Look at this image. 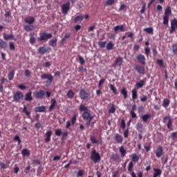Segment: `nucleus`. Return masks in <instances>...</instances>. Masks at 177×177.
<instances>
[{
	"label": "nucleus",
	"instance_id": "1",
	"mask_svg": "<svg viewBox=\"0 0 177 177\" xmlns=\"http://www.w3.org/2000/svg\"><path fill=\"white\" fill-rule=\"evenodd\" d=\"M90 159L91 160V161H93V162H94V164H96L99 162L100 160H102V158L100 157V153H99V152H97L96 149H93L91 151Z\"/></svg>",
	"mask_w": 177,
	"mask_h": 177
},
{
	"label": "nucleus",
	"instance_id": "2",
	"mask_svg": "<svg viewBox=\"0 0 177 177\" xmlns=\"http://www.w3.org/2000/svg\"><path fill=\"white\" fill-rule=\"evenodd\" d=\"M171 13H172V11L171 10V7H167L165 10V15L163 16V22L162 24L164 26L168 25V23H169V16H171Z\"/></svg>",
	"mask_w": 177,
	"mask_h": 177
},
{
	"label": "nucleus",
	"instance_id": "3",
	"mask_svg": "<svg viewBox=\"0 0 177 177\" xmlns=\"http://www.w3.org/2000/svg\"><path fill=\"white\" fill-rule=\"evenodd\" d=\"M53 35L51 33H46L45 32L40 34V36L37 38V41L41 42V41H48V39H50Z\"/></svg>",
	"mask_w": 177,
	"mask_h": 177
},
{
	"label": "nucleus",
	"instance_id": "4",
	"mask_svg": "<svg viewBox=\"0 0 177 177\" xmlns=\"http://www.w3.org/2000/svg\"><path fill=\"white\" fill-rule=\"evenodd\" d=\"M172 118H171V116H165L163 118L162 123L163 124H167V129H171L172 127Z\"/></svg>",
	"mask_w": 177,
	"mask_h": 177
},
{
	"label": "nucleus",
	"instance_id": "5",
	"mask_svg": "<svg viewBox=\"0 0 177 177\" xmlns=\"http://www.w3.org/2000/svg\"><path fill=\"white\" fill-rule=\"evenodd\" d=\"M176 28H177V19H174L171 21V28L169 30V33L174 34V32H175V31H176Z\"/></svg>",
	"mask_w": 177,
	"mask_h": 177
},
{
	"label": "nucleus",
	"instance_id": "6",
	"mask_svg": "<svg viewBox=\"0 0 177 177\" xmlns=\"http://www.w3.org/2000/svg\"><path fill=\"white\" fill-rule=\"evenodd\" d=\"M61 8H62V10H61L62 13L63 15H67V13L68 12V10H70V2L64 3Z\"/></svg>",
	"mask_w": 177,
	"mask_h": 177
},
{
	"label": "nucleus",
	"instance_id": "7",
	"mask_svg": "<svg viewBox=\"0 0 177 177\" xmlns=\"http://www.w3.org/2000/svg\"><path fill=\"white\" fill-rule=\"evenodd\" d=\"M23 97H24V95H23V93L21 91H17L14 93L13 98L15 102H19L21 99H23Z\"/></svg>",
	"mask_w": 177,
	"mask_h": 177
},
{
	"label": "nucleus",
	"instance_id": "8",
	"mask_svg": "<svg viewBox=\"0 0 177 177\" xmlns=\"http://www.w3.org/2000/svg\"><path fill=\"white\" fill-rule=\"evenodd\" d=\"M80 97L82 100H86L87 99H89V93H86V91H85V90L82 89L80 91Z\"/></svg>",
	"mask_w": 177,
	"mask_h": 177
},
{
	"label": "nucleus",
	"instance_id": "9",
	"mask_svg": "<svg viewBox=\"0 0 177 177\" xmlns=\"http://www.w3.org/2000/svg\"><path fill=\"white\" fill-rule=\"evenodd\" d=\"M136 59L140 64H142V66H146V57H145V55L140 54L137 55Z\"/></svg>",
	"mask_w": 177,
	"mask_h": 177
},
{
	"label": "nucleus",
	"instance_id": "10",
	"mask_svg": "<svg viewBox=\"0 0 177 177\" xmlns=\"http://www.w3.org/2000/svg\"><path fill=\"white\" fill-rule=\"evenodd\" d=\"M41 80H48L50 84L52 83V81H53V76L52 74L43 73L41 75Z\"/></svg>",
	"mask_w": 177,
	"mask_h": 177
},
{
	"label": "nucleus",
	"instance_id": "11",
	"mask_svg": "<svg viewBox=\"0 0 177 177\" xmlns=\"http://www.w3.org/2000/svg\"><path fill=\"white\" fill-rule=\"evenodd\" d=\"M135 70L137 71L138 74H145V73L146 72L145 65H137L135 67Z\"/></svg>",
	"mask_w": 177,
	"mask_h": 177
},
{
	"label": "nucleus",
	"instance_id": "12",
	"mask_svg": "<svg viewBox=\"0 0 177 177\" xmlns=\"http://www.w3.org/2000/svg\"><path fill=\"white\" fill-rule=\"evenodd\" d=\"M36 99H42L45 96V91L44 90H39L34 93Z\"/></svg>",
	"mask_w": 177,
	"mask_h": 177
},
{
	"label": "nucleus",
	"instance_id": "13",
	"mask_svg": "<svg viewBox=\"0 0 177 177\" xmlns=\"http://www.w3.org/2000/svg\"><path fill=\"white\" fill-rule=\"evenodd\" d=\"M124 62V59L122 57H118L114 64H113V67H117V66H119V67H121L122 66V63Z\"/></svg>",
	"mask_w": 177,
	"mask_h": 177
},
{
	"label": "nucleus",
	"instance_id": "14",
	"mask_svg": "<svg viewBox=\"0 0 177 177\" xmlns=\"http://www.w3.org/2000/svg\"><path fill=\"white\" fill-rule=\"evenodd\" d=\"M113 30L115 32H117L118 31H121V32H124V31H127V29H125V25L122 24L120 26H116L113 28Z\"/></svg>",
	"mask_w": 177,
	"mask_h": 177
},
{
	"label": "nucleus",
	"instance_id": "15",
	"mask_svg": "<svg viewBox=\"0 0 177 177\" xmlns=\"http://www.w3.org/2000/svg\"><path fill=\"white\" fill-rule=\"evenodd\" d=\"M163 154H164V149H162V147L158 146L156 151V157H158V158H160V157H161V156H162Z\"/></svg>",
	"mask_w": 177,
	"mask_h": 177
},
{
	"label": "nucleus",
	"instance_id": "16",
	"mask_svg": "<svg viewBox=\"0 0 177 177\" xmlns=\"http://www.w3.org/2000/svg\"><path fill=\"white\" fill-rule=\"evenodd\" d=\"M34 111H35V113H45L46 111V106H36L34 109Z\"/></svg>",
	"mask_w": 177,
	"mask_h": 177
},
{
	"label": "nucleus",
	"instance_id": "17",
	"mask_svg": "<svg viewBox=\"0 0 177 177\" xmlns=\"http://www.w3.org/2000/svg\"><path fill=\"white\" fill-rule=\"evenodd\" d=\"M24 100L26 102H31L32 100V92L28 91L25 95Z\"/></svg>",
	"mask_w": 177,
	"mask_h": 177
},
{
	"label": "nucleus",
	"instance_id": "18",
	"mask_svg": "<svg viewBox=\"0 0 177 177\" xmlns=\"http://www.w3.org/2000/svg\"><path fill=\"white\" fill-rule=\"evenodd\" d=\"M146 84V81L144 80H140L139 82L136 83V86L137 89H140V88H143L145 85Z\"/></svg>",
	"mask_w": 177,
	"mask_h": 177
},
{
	"label": "nucleus",
	"instance_id": "19",
	"mask_svg": "<svg viewBox=\"0 0 177 177\" xmlns=\"http://www.w3.org/2000/svg\"><path fill=\"white\" fill-rule=\"evenodd\" d=\"M25 23H27V24H34V21H35V18L34 17H26L24 19Z\"/></svg>",
	"mask_w": 177,
	"mask_h": 177
},
{
	"label": "nucleus",
	"instance_id": "20",
	"mask_svg": "<svg viewBox=\"0 0 177 177\" xmlns=\"http://www.w3.org/2000/svg\"><path fill=\"white\" fill-rule=\"evenodd\" d=\"M45 135H46V138L44 140L46 143H49V142H50V138H52V131L49 130L46 131Z\"/></svg>",
	"mask_w": 177,
	"mask_h": 177
},
{
	"label": "nucleus",
	"instance_id": "21",
	"mask_svg": "<svg viewBox=\"0 0 177 177\" xmlns=\"http://www.w3.org/2000/svg\"><path fill=\"white\" fill-rule=\"evenodd\" d=\"M3 38L5 41H8V39L16 41V39L15 38V35H13V34L7 35L6 33H3Z\"/></svg>",
	"mask_w": 177,
	"mask_h": 177
},
{
	"label": "nucleus",
	"instance_id": "22",
	"mask_svg": "<svg viewBox=\"0 0 177 177\" xmlns=\"http://www.w3.org/2000/svg\"><path fill=\"white\" fill-rule=\"evenodd\" d=\"M153 177H160L161 176V174H162V171L160 169L154 168L153 169Z\"/></svg>",
	"mask_w": 177,
	"mask_h": 177
},
{
	"label": "nucleus",
	"instance_id": "23",
	"mask_svg": "<svg viewBox=\"0 0 177 177\" xmlns=\"http://www.w3.org/2000/svg\"><path fill=\"white\" fill-rule=\"evenodd\" d=\"M57 103V102H56V99L55 98L51 99V104L50 105L48 109L49 111H52V110L55 109V106H56Z\"/></svg>",
	"mask_w": 177,
	"mask_h": 177
},
{
	"label": "nucleus",
	"instance_id": "24",
	"mask_svg": "<svg viewBox=\"0 0 177 177\" xmlns=\"http://www.w3.org/2000/svg\"><path fill=\"white\" fill-rule=\"evenodd\" d=\"M21 154L24 157H30V150L27 149H24L21 151Z\"/></svg>",
	"mask_w": 177,
	"mask_h": 177
},
{
	"label": "nucleus",
	"instance_id": "25",
	"mask_svg": "<svg viewBox=\"0 0 177 177\" xmlns=\"http://www.w3.org/2000/svg\"><path fill=\"white\" fill-rule=\"evenodd\" d=\"M115 140L118 143H122L124 141V139L122 138V136H121L119 134H116L115 136Z\"/></svg>",
	"mask_w": 177,
	"mask_h": 177
},
{
	"label": "nucleus",
	"instance_id": "26",
	"mask_svg": "<svg viewBox=\"0 0 177 177\" xmlns=\"http://www.w3.org/2000/svg\"><path fill=\"white\" fill-rule=\"evenodd\" d=\"M136 128L138 132H142L143 131V124H142V122H138L136 125Z\"/></svg>",
	"mask_w": 177,
	"mask_h": 177
},
{
	"label": "nucleus",
	"instance_id": "27",
	"mask_svg": "<svg viewBox=\"0 0 177 177\" xmlns=\"http://www.w3.org/2000/svg\"><path fill=\"white\" fill-rule=\"evenodd\" d=\"M119 151L120 153L121 157H125V154H127V150L124 148V146H121L120 147Z\"/></svg>",
	"mask_w": 177,
	"mask_h": 177
},
{
	"label": "nucleus",
	"instance_id": "28",
	"mask_svg": "<svg viewBox=\"0 0 177 177\" xmlns=\"http://www.w3.org/2000/svg\"><path fill=\"white\" fill-rule=\"evenodd\" d=\"M82 20H84V15H79L74 18L73 21L74 23H78V21H82Z\"/></svg>",
	"mask_w": 177,
	"mask_h": 177
},
{
	"label": "nucleus",
	"instance_id": "29",
	"mask_svg": "<svg viewBox=\"0 0 177 177\" xmlns=\"http://www.w3.org/2000/svg\"><path fill=\"white\" fill-rule=\"evenodd\" d=\"M169 103H171V101H169V99L165 98V99L163 100V102H162V106L163 107H165V109H167V107H168V106H169Z\"/></svg>",
	"mask_w": 177,
	"mask_h": 177
},
{
	"label": "nucleus",
	"instance_id": "30",
	"mask_svg": "<svg viewBox=\"0 0 177 177\" xmlns=\"http://www.w3.org/2000/svg\"><path fill=\"white\" fill-rule=\"evenodd\" d=\"M22 111L23 113H24V114H26L27 118H30V115H31V112L27 111V106H26V105L24 106Z\"/></svg>",
	"mask_w": 177,
	"mask_h": 177
},
{
	"label": "nucleus",
	"instance_id": "31",
	"mask_svg": "<svg viewBox=\"0 0 177 177\" xmlns=\"http://www.w3.org/2000/svg\"><path fill=\"white\" fill-rule=\"evenodd\" d=\"M131 160L134 162H138V161L140 160V158L136 153H134L131 154Z\"/></svg>",
	"mask_w": 177,
	"mask_h": 177
},
{
	"label": "nucleus",
	"instance_id": "32",
	"mask_svg": "<svg viewBox=\"0 0 177 177\" xmlns=\"http://www.w3.org/2000/svg\"><path fill=\"white\" fill-rule=\"evenodd\" d=\"M35 41H36V39L35 37H34V33H31L30 35V39H29V42L31 45H34V44H35Z\"/></svg>",
	"mask_w": 177,
	"mask_h": 177
},
{
	"label": "nucleus",
	"instance_id": "33",
	"mask_svg": "<svg viewBox=\"0 0 177 177\" xmlns=\"http://www.w3.org/2000/svg\"><path fill=\"white\" fill-rule=\"evenodd\" d=\"M120 93L124 96V99H127V97H128V92L127 91L126 88H122L120 91Z\"/></svg>",
	"mask_w": 177,
	"mask_h": 177
},
{
	"label": "nucleus",
	"instance_id": "34",
	"mask_svg": "<svg viewBox=\"0 0 177 177\" xmlns=\"http://www.w3.org/2000/svg\"><path fill=\"white\" fill-rule=\"evenodd\" d=\"M79 110H80V111H84V113H85L86 111H88V107L86 106H85V104H81L79 106Z\"/></svg>",
	"mask_w": 177,
	"mask_h": 177
},
{
	"label": "nucleus",
	"instance_id": "35",
	"mask_svg": "<svg viewBox=\"0 0 177 177\" xmlns=\"http://www.w3.org/2000/svg\"><path fill=\"white\" fill-rule=\"evenodd\" d=\"M111 160H113V161H120L121 160V158H120V156H118V154H113L111 156Z\"/></svg>",
	"mask_w": 177,
	"mask_h": 177
},
{
	"label": "nucleus",
	"instance_id": "36",
	"mask_svg": "<svg viewBox=\"0 0 177 177\" xmlns=\"http://www.w3.org/2000/svg\"><path fill=\"white\" fill-rule=\"evenodd\" d=\"M106 49L107 50H113V49H114V44H113V41H109L106 44Z\"/></svg>",
	"mask_w": 177,
	"mask_h": 177
},
{
	"label": "nucleus",
	"instance_id": "37",
	"mask_svg": "<svg viewBox=\"0 0 177 177\" xmlns=\"http://www.w3.org/2000/svg\"><path fill=\"white\" fill-rule=\"evenodd\" d=\"M150 117H151L150 114H145L141 117V119L143 121V122H147Z\"/></svg>",
	"mask_w": 177,
	"mask_h": 177
},
{
	"label": "nucleus",
	"instance_id": "38",
	"mask_svg": "<svg viewBox=\"0 0 177 177\" xmlns=\"http://www.w3.org/2000/svg\"><path fill=\"white\" fill-rule=\"evenodd\" d=\"M91 115V113L88 112V111H86V112H84L82 113V118L83 120H89V117Z\"/></svg>",
	"mask_w": 177,
	"mask_h": 177
},
{
	"label": "nucleus",
	"instance_id": "39",
	"mask_svg": "<svg viewBox=\"0 0 177 177\" xmlns=\"http://www.w3.org/2000/svg\"><path fill=\"white\" fill-rule=\"evenodd\" d=\"M38 52L41 55H45L46 52H48V50L45 47L41 46L38 48Z\"/></svg>",
	"mask_w": 177,
	"mask_h": 177
},
{
	"label": "nucleus",
	"instance_id": "40",
	"mask_svg": "<svg viewBox=\"0 0 177 177\" xmlns=\"http://www.w3.org/2000/svg\"><path fill=\"white\" fill-rule=\"evenodd\" d=\"M109 88L111 91L114 93V95H118V92H117V88L114 86L112 84H109Z\"/></svg>",
	"mask_w": 177,
	"mask_h": 177
},
{
	"label": "nucleus",
	"instance_id": "41",
	"mask_svg": "<svg viewBox=\"0 0 177 177\" xmlns=\"http://www.w3.org/2000/svg\"><path fill=\"white\" fill-rule=\"evenodd\" d=\"M57 44V39L55 38L49 41L48 45L53 48L55 46V44Z\"/></svg>",
	"mask_w": 177,
	"mask_h": 177
},
{
	"label": "nucleus",
	"instance_id": "42",
	"mask_svg": "<svg viewBox=\"0 0 177 177\" xmlns=\"http://www.w3.org/2000/svg\"><path fill=\"white\" fill-rule=\"evenodd\" d=\"M0 48H1V49H6V48H8L6 42L3 41L2 39H0Z\"/></svg>",
	"mask_w": 177,
	"mask_h": 177
},
{
	"label": "nucleus",
	"instance_id": "43",
	"mask_svg": "<svg viewBox=\"0 0 177 177\" xmlns=\"http://www.w3.org/2000/svg\"><path fill=\"white\" fill-rule=\"evenodd\" d=\"M173 54L177 56V43L174 44L171 47Z\"/></svg>",
	"mask_w": 177,
	"mask_h": 177
},
{
	"label": "nucleus",
	"instance_id": "44",
	"mask_svg": "<svg viewBox=\"0 0 177 177\" xmlns=\"http://www.w3.org/2000/svg\"><path fill=\"white\" fill-rule=\"evenodd\" d=\"M66 96L68 97V99H73V97H74V92H73V90H68V93H66Z\"/></svg>",
	"mask_w": 177,
	"mask_h": 177
},
{
	"label": "nucleus",
	"instance_id": "45",
	"mask_svg": "<svg viewBox=\"0 0 177 177\" xmlns=\"http://www.w3.org/2000/svg\"><path fill=\"white\" fill-rule=\"evenodd\" d=\"M132 93V99L133 100H135L136 99L138 98V92L136 91V89H133L131 91Z\"/></svg>",
	"mask_w": 177,
	"mask_h": 177
},
{
	"label": "nucleus",
	"instance_id": "46",
	"mask_svg": "<svg viewBox=\"0 0 177 177\" xmlns=\"http://www.w3.org/2000/svg\"><path fill=\"white\" fill-rule=\"evenodd\" d=\"M115 110H116L115 105H114V104H113L112 106L109 110V114H114V113H115Z\"/></svg>",
	"mask_w": 177,
	"mask_h": 177
},
{
	"label": "nucleus",
	"instance_id": "47",
	"mask_svg": "<svg viewBox=\"0 0 177 177\" xmlns=\"http://www.w3.org/2000/svg\"><path fill=\"white\" fill-rule=\"evenodd\" d=\"M144 31H145V32H147V34H153V28L149 27V28H145L144 29Z\"/></svg>",
	"mask_w": 177,
	"mask_h": 177
},
{
	"label": "nucleus",
	"instance_id": "48",
	"mask_svg": "<svg viewBox=\"0 0 177 177\" xmlns=\"http://www.w3.org/2000/svg\"><path fill=\"white\" fill-rule=\"evenodd\" d=\"M24 30H26V31H32L34 30V26L32 25H27L25 26Z\"/></svg>",
	"mask_w": 177,
	"mask_h": 177
},
{
	"label": "nucleus",
	"instance_id": "49",
	"mask_svg": "<svg viewBox=\"0 0 177 177\" xmlns=\"http://www.w3.org/2000/svg\"><path fill=\"white\" fill-rule=\"evenodd\" d=\"M132 169H133V162L131 161V162H129V165H128L129 172H132Z\"/></svg>",
	"mask_w": 177,
	"mask_h": 177
},
{
	"label": "nucleus",
	"instance_id": "50",
	"mask_svg": "<svg viewBox=\"0 0 177 177\" xmlns=\"http://www.w3.org/2000/svg\"><path fill=\"white\" fill-rule=\"evenodd\" d=\"M115 0H107L105 3L104 5L105 6H110L111 5H113Z\"/></svg>",
	"mask_w": 177,
	"mask_h": 177
},
{
	"label": "nucleus",
	"instance_id": "51",
	"mask_svg": "<svg viewBox=\"0 0 177 177\" xmlns=\"http://www.w3.org/2000/svg\"><path fill=\"white\" fill-rule=\"evenodd\" d=\"M156 63L159 67L162 68L164 67V62H162V59H157Z\"/></svg>",
	"mask_w": 177,
	"mask_h": 177
},
{
	"label": "nucleus",
	"instance_id": "52",
	"mask_svg": "<svg viewBox=\"0 0 177 177\" xmlns=\"http://www.w3.org/2000/svg\"><path fill=\"white\" fill-rule=\"evenodd\" d=\"M78 57L80 64L82 66H84V64H85V59H84V57H81V55H79Z\"/></svg>",
	"mask_w": 177,
	"mask_h": 177
},
{
	"label": "nucleus",
	"instance_id": "53",
	"mask_svg": "<svg viewBox=\"0 0 177 177\" xmlns=\"http://www.w3.org/2000/svg\"><path fill=\"white\" fill-rule=\"evenodd\" d=\"M91 139V143H93V145H97L99 142H97V140L96 139H95V137L93 136H91L90 137Z\"/></svg>",
	"mask_w": 177,
	"mask_h": 177
},
{
	"label": "nucleus",
	"instance_id": "54",
	"mask_svg": "<svg viewBox=\"0 0 177 177\" xmlns=\"http://www.w3.org/2000/svg\"><path fill=\"white\" fill-rule=\"evenodd\" d=\"M14 140H16L17 142H18L19 145H21V140L20 139V137L19 136H15Z\"/></svg>",
	"mask_w": 177,
	"mask_h": 177
},
{
	"label": "nucleus",
	"instance_id": "55",
	"mask_svg": "<svg viewBox=\"0 0 177 177\" xmlns=\"http://www.w3.org/2000/svg\"><path fill=\"white\" fill-rule=\"evenodd\" d=\"M76 121H77V115H75L71 118V124H72V125H75Z\"/></svg>",
	"mask_w": 177,
	"mask_h": 177
},
{
	"label": "nucleus",
	"instance_id": "56",
	"mask_svg": "<svg viewBox=\"0 0 177 177\" xmlns=\"http://www.w3.org/2000/svg\"><path fill=\"white\" fill-rule=\"evenodd\" d=\"M14 77H15V72H10V73H8V80H10V81H12Z\"/></svg>",
	"mask_w": 177,
	"mask_h": 177
},
{
	"label": "nucleus",
	"instance_id": "57",
	"mask_svg": "<svg viewBox=\"0 0 177 177\" xmlns=\"http://www.w3.org/2000/svg\"><path fill=\"white\" fill-rule=\"evenodd\" d=\"M98 46H100V48H104L106 46V41H99Z\"/></svg>",
	"mask_w": 177,
	"mask_h": 177
},
{
	"label": "nucleus",
	"instance_id": "58",
	"mask_svg": "<svg viewBox=\"0 0 177 177\" xmlns=\"http://www.w3.org/2000/svg\"><path fill=\"white\" fill-rule=\"evenodd\" d=\"M120 127H121L122 129H125V127H126L125 120H121Z\"/></svg>",
	"mask_w": 177,
	"mask_h": 177
},
{
	"label": "nucleus",
	"instance_id": "59",
	"mask_svg": "<svg viewBox=\"0 0 177 177\" xmlns=\"http://www.w3.org/2000/svg\"><path fill=\"white\" fill-rule=\"evenodd\" d=\"M145 55L147 57H149V55H150V48L149 47H147L145 48Z\"/></svg>",
	"mask_w": 177,
	"mask_h": 177
},
{
	"label": "nucleus",
	"instance_id": "60",
	"mask_svg": "<svg viewBox=\"0 0 177 177\" xmlns=\"http://www.w3.org/2000/svg\"><path fill=\"white\" fill-rule=\"evenodd\" d=\"M62 129H59L55 130L56 136H60L62 135Z\"/></svg>",
	"mask_w": 177,
	"mask_h": 177
},
{
	"label": "nucleus",
	"instance_id": "61",
	"mask_svg": "<svg viewBox=\"0 0 177 177\" xmlns=\"http://www.w3.org/2000/svg\"><path fill=\"white\" fill-rule=\"evenodd\" d=\"M25 75H26V77H31V71L28 69H26L25 71Z\"/></svg>",
	"mask_w": 177,
	"mask_h": 177
},
{
	"label": "nucleus",
	"instance_id": "62",
	"mask_svg": "<svg viewBox=\"0 0 177 177\" xmlns=\"http://www.w3.org/2000/svg\"><path fill=\"white\" fill-rule=\"evenodd\" d=\"M171 139L173 140L176 139V138H177V133L176 132L171 133Z\"/></svg>",
	"mask_w": 177,
	"mask_h": 177
},
{
	"label": "nucleus",
	"instance_id": "63",
	"mask_svg": "<svg viewBox=\"0 0 177 177\" xmlns=\"http://www.w3.org/2000/svg\"><path fill=\"white\" fill-rule=\"evenodd\" d=\"M84 170H79L77 172V177L82 176L84 175Z\"/></svg>",
	"mask_w": 177,
	"mask_h": 177
},
{
	"label": "nucleus",
	"instance_id": "64",
	"mask_svg": "<svg viewBox=\"0 0 177 177\" xmlns=\"http://www.w3.org/2000/svg\"><path fill=\"white\" fill-rule=\"evenodd\" d=\"M147 100V95H142L140 98V102H146Z\"/></svg>",
	"mask_w": 177,
	"mask_h": 177
}]
</instances>
